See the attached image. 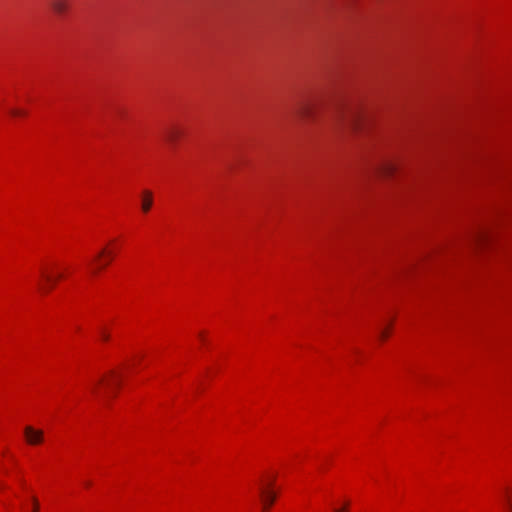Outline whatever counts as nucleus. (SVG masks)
<instances>
[{"label": "nucleus", "mask_w": 512, "mask_h": 512, "mask_svg": "<svg viewBox=\"0 0 512 512\" xmlns=\"http://www.w3.org/2000/svg\"><path fill=\"white\" fill-rule=\"evenodd\" d=\"M317 107L316 100L313 99H301L299 100L295 107L294 112L297 116L301 118H312L314 116L315 110Z\"/></svg>", "instance_id": "1"}, {"label": "nucleus", "mask_w": 512, "mask_h": 512, "mask_svg": "<svg viewBox=\"0 0 512 512\" xmlns=\"http://www.w3.org/2000/svg\"><path fill=\"white\" fill-rule=\"evenodd\" d=\"M335 121H348L349 125L356 126L359 121V116L356 112L346 109L343 105H338L335 108L334 116Z\"/></svg>", "instance_id": "2"}, {"label": "nucleus", "mask_w": 512, "mask_h": 512, "mask_svg": "<svg viewBox=\"0 0 512 512\" xmlns=\"http://www.w3.org/2000/svg\"><path fill=\"white\" fill-rule=\"evenodd\" d=\"M24 435L27 443L30 445L41 444L44 440V432L40 429H35L32 426H26L24 428Z\"/></svg>", "instance_id": "3"}, {"label": "nucleus", "mask_w": 512, "mask_h": 512, "mask_svg": "<svg viewBox=\"0 0 512 512\" xmlns=\"http://www.w3.org/2000/svg\"><path fill=\"white\" fill-rule=\"evenodd\" d=\"M260 497L263 505V512H267V510L272 506L276 499V494L267 488L262 487L260 489Z\"/></svg>", "instance_id": "4"}, {"label": "nucleus", "mask_w": 512, "mask_h": 512, "mask_svg": "<svg viewBox=\"0 0 512 512\" xmlns=\"http://www.w3.org/2000/svg\"><path fill=\"white\" fill-rule=\"evenodd\" d=\"M49 5L55 14L62 16L69 9V0H50Z\"/></svg>", "instance_id": "5"}, {"label": "nucleus", "mask_w": 512, "mask_h": 512, "mask_svg": "<svg viewBox=\"0 0 512 512\" xmlns=\"http://www.w3.org/2000/svg\"><path fill=\"white\" fill-rule=\"evenodd\" d=\"M153 205V193L150 190H144L141 195V209L144 213L150 211Z\"/></svg>", "instance_id": "6"}, {"label": "nucleus", "mask_w": 512, "mask_h": 512, "mask_svg": "<svg viewBox=\"0 0 512 512\" xmlns=\"http://www.w3.org/2000/svg\"><path fill=\"white\" fill-rule=\"evenodd\" d=\"M182 135V131L177 127H171L166 130L165 138L168 142L174 144Z\"/></svg>", "instance_id": "7"}, {"label": "nucleus", "mask_w": 512, "mask_h": 512, "mask_svg": "<svg viewBox=\"0 0 512 512\" xmlns=\"http://www.w3.org/2000/svg\"><path fill=\"white\" fill-rule=\"evenodd\" d=\"M503 501L507 512H512V491L508 489L505 490Z\"/></svg>", "instance_id": "8"}, {"label": "nucleus", "mask_w": 512, "mask_h": 512, "mask_svg": "<svg viewBox=\"0 0 512 512\" xmlns=\"http://www.w3.org/2000/svg\"><path fill=\"white\" fill-rule=\"evenodd\" d=\"M105 254H108V256H109V257H108V261H106V262L102 263V264L99 266V268H98V269H96V270H94V271H93L94 273H96L98 270H100V269L104 268L106 265H108V264H109V262H110V260H111V258H112V253H111V252H106V250H105V249H102V250L98 253L97 258H100V257H102V256H103V255H105Z\"/></svg>", "instance_id": "9"}, {"label": "nucleus", "mask_w": 512, "mask_h": 512, "mask_svg": "<svg viewBox=\"0 0 512 512\" xmlns=\"http://www.w3.org/2000/svg\"><path fill=\"white\" fill-rule=\"evenodd\" d=\"M384 174H390L394 171L395 167L391 163H385L379 168Z\"/></svg>", "instance_id": "10"}, {"label": "nucleus", "mask_w": 512, "mask_h": 512, "mask_svg": "<svg viewBox=\"0 0 512 512\" xmlns=\"http://www.w3.org/2000/svg\"><path fill=\"white\" fill-rule=\"evenodd\" d=\"M41 275L42 277L48 282V283H51L52 285L55 283V281L57 279H53L48 273H46L45 271H42L41 272Z\"/></svg>", "instance_id": "11"}, {"label": "nucleus", "mask_w": 512, "mask_h": 512, "mask_svg": "<svg viewBox=\"0 0 512 512\" xmlns=\"http://www.w3.org/2000/svg\"><path fill=\"white\" fill-rule=\"evenodd\" d=\"M11 114L14 116H19V115H23L24 112L21 110H18V109H13V110H11Z\"/></svg>", "instance_id": "12"}, {"label": "nucleus", "mask_w": 512, "mask_h": 512, "mask_svg": "<svg viewBox=\"0 0 512 512\" xmlns=\"http://www.w3.org/2000/svg\"><path fill=\"white\" fill-rule=\"evenodd\" d=\"M101 338H102L104 341H107V340L109 339V335H108L106 332L102 331V332H101Z\"/></svg>", "instance_id": "13"}, {"label": "nucleus", "mask_w": 512, "mask_h": 512, "mask_svg": "<svg viewBox=\"0 0 512 512\" xmlns=\"http://www.w3.org/2000/svg\"><path fill=\"white\" fill-rule=\"evenodd\" d=\"M380 337L381 339H385L386 337H388V332L386 330H382L380 333Z\"/></svg>", "instance_id": "14"}, {"label": "nucleus", "mask_w": 512, "mask_h": 512, "mask_svg": "<svg viewBox=\"0 0 512 512\" xmlns=\"http://www.w3.org/2000/svg\"><path fill=\"white\" fill-rule=\"evenodd\" d=\"M334 512H347V506L339 509H334Z\"/></svg>", "instance_id": "15"}, {"label": "nucleus", "mask_w": 512, "mask_h": 512, "mask_svg": "<svg viewBox=\"0 0 512 512\" xmlns=\"http://www.w3.org/2000/svg\"><path fill=\"white\" fill-rule=\"evenodd\" d=\"M33 503H34V512H37V509H38V502L36 499H33Z\"/></svg>", "instance_id": "16"}, {"label": "nucleus", "mask_w": 512, "mask_h": 512, "mask_svg": "<svg viewBox=\"0 0 512 512\" xmlns=\"http://www.w3.org/2000/svg\"><path fill=\"white\" fill-rule=\"evenodd\" d=\"M481 238H482V235H480V234H478V235H476V236H475V239H476V240H480Z\"/></svg>", "instance_id": "17"}, {"label": "nucleus", "mask_w": 512, "mask_h": 512, "mask_svg": "<svg viewBox=\"0 0 512 512\" xmlns=\"http://www.w3.org/2000/svg\"><path fill=\"white\" fill-rule=\"evenodd\" d=\"M44 292H47L49 290V288H45V287H42L41 288Z\"/></svg>", "instance_id": "18"}]
</instances>
